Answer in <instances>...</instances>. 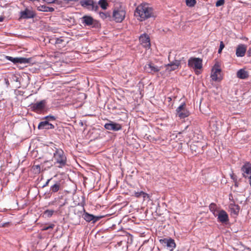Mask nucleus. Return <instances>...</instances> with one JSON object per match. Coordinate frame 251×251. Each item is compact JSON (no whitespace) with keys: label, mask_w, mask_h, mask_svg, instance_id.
I'll return each mask as SVG.
<instances>
[{"label":"nucleus","mask_w":251,"mask_h":251,"mask_svg":"<svg viewBox=\"0 0 251 251\" xmlns=\"http://www.w3.org/2000/svg\"><path fill=\"white\" fill-rule=\"evenodd\" d=\"M134 15L139 21H144L154 16L152 8L147 3H143L137 6Z\"/></svg>","instance_id":"nucleus-1"},{"label":"nucleus","mask_w":251,"mask_h":251,"mask_svg":"<svg viewBox=\"0 0 251 251\" xmlns=\"http://www.w3.org/2000/svg\"><path fill=\"white\" fill-rule=\"evenodd\" d=\"M126 14L125 8L123 5L116 6L113 9L112 17L115 22H121L125 19Z\"/></svg>","instance_id":"nucleus-2"},{"label":"nucleus","mask_w":251,"mask_h":251,"mask_svg":"<svg viewBox=\"0 0 251 251\" xmlns=\"http://www.w3.org/2000/svg\"><path fill=\"white\" fill-rule=\"evenodd\" d=\"M188 65L198 75L201 73L200 70L202 68V60L200 58L191 57L188 60Z\"/></svg>","instance_id":"nucleus-3"},{"label":"nucleus","mask_w":251,"mask_h":251,"mask_svg":"<svg viewBox=\"0 0 251 251\" xmlns=\"http://www.w3.org/2000/svg\"><path fill=\"white\" fill-rule=\"evenodd\" d=\"M53 159L54 163L57 164L58 167L61 168L66 163V157L62 150H57L54 153Z\"/></svg>","instance_id":"nucleus-4"},{"label":"nucleus","mask_w":251,"mask_h":251,"mask_svg":"<svg viewBox=\"0 0 251 251\" xmlns=\"http://www.w3.org/2000/svg\"><path fill=\"white\" fill-rule=\"evenodd\" d=\"M180 66V61L175 60L173 62L166 65L164 66L165 70L164 72L160 73L162 76H165L169 74L172 71L176 70L179 68Z\"/></svg>","instance_id":"nucleus-5"},{"label":"nucleus","mask_w":251,"mask_h":251,"mask_svg":"<svg viewBox=\"0 0 251 251\" xmlns=\"http://www.w3.org/2000/svg\"><path fill=\"white\" fill-rule=\"evenodd\" d=\"M211 77L214 81H221L223 76L221 74V69L219 63H216L212 69Z\"/></svg>","instance_id":"nucleus-6"},{"label":"nucleus","mask_w":251,"mask_h":251,"mask_svg":"<svg viewBox=\"0 0 251 251\" xmlns=\"http://www.w3.org/2000/svg\"><path fill=\"white\" fill-rule=\"evenodd\" d=\"M176 114L181 119L189 115V112L185 108V104L182 103L176 109Z\"/></svg>","instance_id":"nucleus-7"},{"label":"nucleus","mask_w":251,"mask_h":251,"mask_svg":"<svg viewBox=\"0 0 251 251\" xmlns=\"http://www.w3.org/2000/svg\"><path fill=\"white\" fill-rule=\"evenodd\" d=\"M81 5L91 10H97L98 8V5L94 4L93 0H83L80 1Z\"/></svg>","instance_id":"nucleus-8"},{"label":"nucleus","mask_w":251,"mask_h":251,"mask_svg":"<svg viewBox=\"0 0 251 251\" xmlns=\"http://www.w3.org/2000/svg\"><path fill=\"white\" fill-rule=\"evenodd\" d=\"M159 242L162 244L166 245L170 251H173L176 246L174 240L170 238L160 239Z\"/></svg>","instance_id":"nucleus-9"},{"label":"nucleus","mask_w":251,"mask_h":251,"mask_svg":"<svg viewBox=\"0 0 251 251\" xmlns=\"http://www.w3.org/2000/svg\"><path fill=\"white\" fill-rule=\"evenodd\" d=\"M243 175L244 177L249 179V183L251 186V164H246L242 168Z\"/></svg>","instance_id":"nucleus-10"},{"label":"nucleus","mask_w":251,"mask_h":251,"mask_svg":"<svg viewBox=\"0 0 251 251\" xmlns=\"http://www.w3.org/2000/svg\"><path fill=\"white\" fill-rule=\"evenodd\" d=\"M163 67L159 68L152 63H149L145 66V70L149 73L154 74L158 72L161 69H163Z\"/></svg>","instance_id":"nucleus-11"},{"label":"nucleus","mask_w":251,"mask_h":251,"mask_svg":"<svg viewBox=\"0 0 251 251\" xmlns=\"http://www.w3.org/2000/svg\"><path fill=\"white\" fill-rule=\"evenodd\" d=\"M104 127L106 129L113 131H118L122 128V126L120 124L111 121L105 124Z\"/></svg>","instance_id":"nucleus-12"},{"label":"nucleus","mask_w":251,"mask_h":251,"mask_svg":"<svg viewBox=\"0 0 251 251\" xmlns=\"http://www.w3.org/2000/svg\"><path fill=\"white\" fill-rule=\"evenodd\" d=\"M35 16V13L31 9L26 8L20 12V18L23 19L32 18Z\"/></svg>","instance_id":"nucleus-13"},{"label":"nucleus","mask_w":251,"mask_h":251,"mask_svg":"<svg viewBox=\"0 0 251 251\" xmlns=\"http://www.w3.org/2000/svg\"><path fill=\"white\" fill-rule=\"evenodd\" d=\"M139 40L141 44L145 48H150V40L149 36L147 34H144L140 36Z\"/></svg>","instance_id":"nucleus-14"},{"label":"nucleus","mask_w":251,"mask_h":251,"mask_svg":"<svg viewBox=\"0 0 251 251\" xmlns=\"http://www.w3.org/2000/svg\"><path fill=\"white\" fill-rule=\"evenodd\" d=\"M202 145L200 142H194L190 145L192 153H199L201 150Z\"/></svg>","instance_id":"nucleus-15"},{"label":"nucleus","mask_w":251,"mask_h":251,"mask_svg":"<svg viewBox=\"0 0 251 251\" xmlns=\"http://www.w3.org/2000/svg\"><path fill=\"white\" fill-rule=\"evenodd\" d=\"M7 58L9 60L15 63H19L21 64L28 63L30 62V58H24V57L13 58L11 56H7Z\"/></svg>","instance_id":"nucleus-16"},{"label":"nucleus","mask_w":251,"mask_h":251,"mask_svg":"<svg viewBox=\"0 0 251 251\" xmlns=\"http://www.w3.org/2000/svg\"><path fill=\"white\" fill-rule=\"evenodd\" d=\"M219 221L222 223H225L228 221V216L227 213L223 210H220L217 216Z\"/></svg>","instance_id":"nucleus-17"},{"label":"nucleus","mask_w":251,"mask_h":251,"mask_svg":"<svg viewBox=\"0 0 251 251\" xmlns=\"http://www.w3.org/2000/svg\"><path fill=\"white\" fill-rule=\"evenodd\" d=\"M247 50V46L243 44L239 45L236 49V55L237 57H243Z\"/></svg>","instance_id":"nucleus-18"},{"label":"nucleus","mask_w":251,"mask_h":251,"mask_svg":"<svg viewBox=\"0 0 251 251\" xmlns=\"http://www.w3.org/2000/svg\"><path fill=\"white\" fill-rule=\"evenodd\" d=\"M229 211L232 216H237L240 211V207L238 205L232 202L229 205Z\"/></svg>","instance_id":"nucleus-19"},{"label":"nucleus","mask_w":251,"mask_h":251,"mask_svg":"<svg viewBox=\"0 0 251 251\" xmlns=\"http://www.w3.org/2000/svg\"><path fill=\"white\" fill-rule=\"evenodd\" d=\"M54 128V126L51 124L49 123L48 121H43L41 122L39 124L38 128L39 129H53Z\"/></svg>","instance_id":"nucleus-20"},{"label":"nucleus","mask_w":251,"mask_h":251,"mask_svg":"<svg viewBox=\"0 0 251 251\" xmlns=\"http://www.w3.org/2000/svg\"><path fill=\"white\" fill-rule=\"evenodd\" d=\"M45 100H43L33 104L32 105V108L34 111L41 110L45 107Z\"/></svg>","instance_id":"nucleus-21"},{"label":"nucleus","mask_w":251,"mask_h":251,"mask_svg":"<svg viewBox=\"0 0 251 251\" xmlns=\"http://www.w3.org/2000/svg\"><path fill=\"white\" fill-rule=\"evenodd\" d=\"M84 219L87 222H91L93 221V223H95L100 220V217H96L93 215L88 214V213H86L83 215Z\"/></svg>","instance_id":"nucleus-22"},{"label":"nucleus","mask_w":251,"mask_h":251,"mask_svg":"<svg viewBox=\"0 0 251 251\" xmlns=\"http://www.w3.org/2000/svg\"><path fill=\"white\" fill-rule=\"evenodd\" d=\"M82 23L87 25L93 24L94 20L92 17L88 16H84L82 18Z\"/></svg>","instance_id":"nucleus-23"},{"label":"nucleus","mask_w":251,"mask_h":251,"mask_svg":"<svg viewBox=\"0 0 251 251\" xmlns=\"http://www.w3.org/2000/svg\"><path fill=\"white\" fill-rule=\"evenodd\" d=\"M237 76L238 78L244 79L248 76V74L247 72H246L245 70L243 69H240L237 72Z\"/></svg>","instance_id":"nucleus-24"},{"label":"nucleus","mask_w":251,"mask_h":251,"mask_svg":"<svg viewBox=\"0 0 251 251\" xmlns=\"http://www.w3.org/2000/svg\"><path fill=\"white\" fill-rule=\"evenodd\" d=\"M37 9L39 11H43V12H52L54 11L53 8L46 6L45 5H42V6L38 7Z\"/></svg>","instance_id":"nucleus-25"},{"label":"nucleus","mask_w":251,"mask_h":251,"mask_svg":"<svg viewBox=\"0 0 251 251\" xmlns=\"http://www.w3.org/2000/svg\"><path fill=\"white\" fill-rule=\"evenodd\" d=\"M209 209H210V211L211 212H212L213 215L215 216H217L218 212L219 211L217 210L216 205V204H215L214 203H211L209 205Z\"/></svg>","instance_id":"nucleus-26"},{"label":"nucleus","mask_w":251,"mask_h":251,"mask_svg":"<svg viewBox=\"0 0 251 251\" xmlns=\"http://www.w3.org/2000/svg\"><path fill=\"white\" fill-rule=\"evenodd\" d=\"M98 3L103 9H106L107 7L108 3L106 0H100Z\"/></svg>","instance_id":"nucleus-27"},{"label":"nucleus","mask_w":251,"mask_h":251,"mask_svg":"<svg viewBox=\"0 0 251 251\" xmlns=\"http://www.w3.org/2000/svg\"><path fill=\"white\" fill-rule=\"evenodd\" d=\"M60 187V183L57 182L51 187L50 190L53 192H56L59 190Z\"/></svg>","instance_id":"nucleus-28"},{"label":"nucleus","mask_w":251,"mask_h":251,"mask_svg":"<svg viewBox=\"0 0 251 251\" xmlns=\"http://www.w3.org/2000/svg\"><path fill=\"white\" fill-rule=\"evenodd\" d=\"M196 3L195 0H186V4L189 7L194 6Z\"/></svg>","instance_id":"nucleus-29"},{"label":"nucleus","mask_w":251,"mask_h":251,"mask_svg":"<svg viewBox=\"0 0 251 251\" xmlns=\"http://www.w3.org/2000/svg\"><path fill=\"white\" fill-rule=\"evenodd\" d=\"M142 197L143 198L144 201H146V200H148L149 201L150 200V197L148 194L143 192V193H142Z\"/></svg>","instance_id":"nucleus-30"},{"label":"nucleus","mask_w":251,"mask_h":251,"mask_svg":"<svg viewBox=\"0 0 251 251\" xmlns=\"http://www.w3.org/2000/svg\"><path fill=\"white\" fill-rule=\"evenodd\" d=\"M54 212L53 210H47L45 212V215L47 216V217H49L52 215L53 213Z\"/></svg>","instance_id":"nucleus-31"},{"label":"nucleus","mask_w":251,"mask_h":251,"mask_svg":"<svg viewBox=\"0 0 251 251\" xmlns=\"http://www.w3.org/2000/svg\"><path fill=\"white\" fill-rule=\"evenodd\" d=\"M225 3V0H218L216 3V6L219 7L223 5Z\"/></svg>","instance_id":"nucleus-32"},{"label":"nucleus","mask_w":251,"mask_h":251,"mask_svg":"<svg viewBox=\"0 0 251 251\" xmlns=\"http://www.w3.org/2000/svg\"><path fill=\"white\" fill-rule=\"evenodd\" d=\"M143 193V191H140V192H134V195L133 196H135L136 198H139L140 197H142V193Z\"/></svg>","instance_id":"nucleus-33"},{"label":"nucleus","mask_w":251,"mask_h":251,"mask_svg":"<svg viewBox=\"0 0 251 251\" xmlns=\"http://www.w3.org/2000/svg\"><path fill=\"white\" fill-rule=\"evenodd\" d=\"M54 226V225L53 224H51L49 226H45L43 228V230H47L49 229H52Z\"/></svg>","instance_id":"nucleus-34"},{"label":"nucleus","mask_w":251,"mask_h":251,"mask_svg":"<svg viewBox=\"0 0 251 251\" xmlns=\"http://www.w3.org/2000/svg\"><path fill=\"white\" fill-rule=\"evenodd\" d=\"M224 47H225L224 44L223 43V42L222 41H221L220 42V48H219V49L218 50V53H220L222 52V50L224 48Z\"/></svg>","instance_id":"nucleus-35"},{"label":"nucleus","mask_w":251,"mask_h":251,"mask_svg":"<svg viewBox=\"0 0 251 251\" xmlns=\"http://www.w3.org/2000/svg\"><path fill=\"white\" fill-rule=\"evenodd\" d=\"M63 2L65 4H69L72 1H77L78 0H63Z\"/></svg>","instance_id":"nucleus-36"},{"label":"nucleus","mask_w":251,"mask_h":251,"mask_svg":"<svg viewBox=\"0 0 251 251\" xmlns=\"http://www.w3.org/2000/svg\"><path fill=\"white\" fill-rule=\"evenodd\" d=\"M45 2L48 3H52L54 2L56 0H43Z\"/></svg>","instance_id":"nucleus-37"},{"label":"nucleus","mask_w":251,"mask_h":251,"mask_svg":"<svg viewBox=\"0 0 251 251\" xmlns=\"http://www.w3.org/2000/svg\"><path fill=\"white\" fill-rule=\"evenodd\" d=\"M100 16L101 18H103V19H104V18H106V14H105L104 13H103V12H100Z\"/></svg>","instance_id":"nucleus-38"},{"label":"nucleus","mask_w":251,"mask_h":251,"mask_svg":"<svg viewBox=\"0 0 251 251\" xmlns=\"http://www.w3.org/2000/svg\"><path fill=\"white\" fill-rule=\"evenodd\" d=\"M46 119H50L54 120L55 119L54 117L53 116H47L45 117Z\"/></svg>","instance_id":"nucleus-39"},{"label":"nucleus","mask_w":251,"mask_h":251,"mask_svg":"<svg viewBox=\"0 0 251 251\" xmlns=\"http://www.w3.org/2000/svg\"><path fill=\"white\" fill-rule=\"evenodd\" d=\"M46 163H49L50 166H48V168H50V166L52 165L50 161H47L44 162V164H45Z\"/></svg>","instance_id":"nucleus-40"},{"label":"nucleus","mask_w":251,"mask_h":251,"mask_svg":"<svg viewBox=\"0 0 251 251\" xmlns=\"http://www.w3.org/2000/svg\"><path fill=\"white\" fill-rule=\"evenodd\" d=\"M36 169L38 172H39L40 170V167L39 166H36L34 167V169Z\"/></svg>","instance_id":"nucleus-41"},{"label":"nucleus","mask_w":251,"mask_h":251,"mask_svg":"<svg viewBox=\"0 0 251 251\" xmlns=\"http://www.w3.org/2000/svg\"><path fill=\"white\" fill-rule=\"evenodd\" d=\"M4 18L2 16L0 17V22H1L3 21Z\"/></svg>","instance_id":"nucleus-42"},{"label":"nucleus","mask_w":251,"mask_h":251,"mask_svg":"<svg viewBox=\"0 0 251 251\" xmlns=\"http://www.w3.org/2000/svg\"><path fill=\"white\" fill-rule=\"evenodd\" d=\"M50 179H48V181H47L46 183V185H47L49 182V181H50Z\"/></svg>","instance_id":"nucleus-43"},{"label":"nucleus","mask_w":251,"mask_h":251,"mask_svg":"<svg viewBox=\"0 0 251 251\" xmlns=\"http://www.w3.org/2000/svg\"><path fill=\"white\" fill-rule=\"evenodd\" d=\"M29 0V1H32V2H33V1H39V0Z\"/></svg>","instance_id":"nucleus-44"}]
</instances>
